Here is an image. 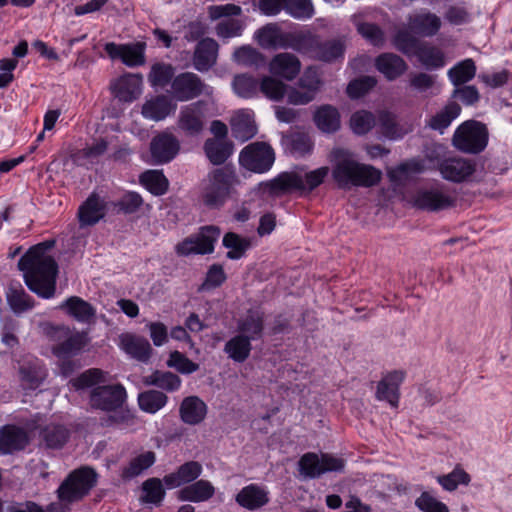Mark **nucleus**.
Here are the masks:
<instances>
[{
    "label": "nucleus",
    "mask_w": 512,
    "mask_h": 512,
    "mask_svg": "<svg viewBox=\"0 0 512 512\" xmlns=\"http://www.w3.org/2000/svg\"><path fill=\"white\" fill-rule=\"evenodd\" d=\"M476 66L472 59H465L448 71V77L453 85L464 84L474 78Z\"/></svg>",
    "instance_id": "603ef678"
},
{
    "label": "nucleus",
    "mask_w": 512,
    "mask_h": 512,
    "mask_svg": "<svg viewBox=\"0 0 512 512\" xmlns=\"http://www.w3.org/2000/svg\"><path fill=\"white\" fill-rule=\"evenodd\" d=\"M28 443L26 432L12 425L0 428V453L9 454L21 450Z\"/></svg>",
    "instance_id": "f704fd0d"
},
{
    "label": "nucleus",
    "mask_w": 512,
    "mask_h": 512,
    "mask_svg": "<svg viewBox=\"0 0 512 512\" xmlns=\"http://www.w3.org/2000/svg\"><path fill=\"white\" fill-rule=\"evenodd\" d=\"M230 124L233 136L242 142L251 139L257 131L254 113L248 109L236 111L230 120Z\"/></svg>",
    "instance_id": "c756f323"
},
{
    "label": "nucleus",
    "mask_w": 512,
    "mask_h": 512,
    "mask_svg": "<svg viewBox=\"0 0 512 512\" xmlns=\"http://www.w3.org/2000/svg\"><path fill=\"white\" fill-rule=\"evenodd\" d=\"M243 29L244 24L240 20L224 18L217 24L216 33L220 38L229 39L239 37Z\"/></svg>",
    "instance_id": "0e129e2a"
},
{
    "label": "nucleus",
    "mask_w": 512,
    "mask_h": 512,
    "mask_svg": "<svg viewBox=\"0 0 512 512\" xmlns=\"http://www.w3.org/2000/svg\"><path fill=\"white\" fill-rule=\"evenodd\" d=\"M108 380V373L97 368L83 372L70 383L76 390L93 388L90 403L93 407L112 411L121 408L127 394L121 384L103 385Z\"/></svg>",
    "instance_id": "f03ea898"
},
{
    "label": "nucleus",
    "mask_w": 512,
    "mask_h": 512,
    "mask_svg": "<svg viewBox=\"0 0 512 512\" xmlns=\"http://www.w3.org/2000/svg\"><path fill=\"white\" fill-rule=\"evenodd\" d=\"M218 44L211 38L201 40L195 49L193 64L196 70L200 72L208 71L217 60Z\"/></svg>",
    "instance_id": "473e14b6"
},
{
    "label": "nucleus",
    "mask_w": 512,
    "mask_h": 512,
    "mask_svg": "<svg viewBox=\"0 0 512 512\" xmlns=\"http://www.w3.org/2000/svg\"><path fill=\"white\" fill-rule=\"evenodd\" d=\"M6 299L15 314H22L34 307L33 298L21 286H10Z\"/></svg>",
    "instance_id": "37998d69"
},
{
    "label": "nucleus",
    "mask_w": 512,
    "mask_h": 512,
    "mask_svg": "<svg viewBox=\"0 0 512 512\" xmlns=\"http://www.w3.org/2000/svg\"><path fill=\"white\" fill-rule=\"evenodd\" d=\"M486 127L476 121H466L454 133V146L466 153H479L487 146Z\"/></svg>",
    "instance_id": "1a4fd4ad"
},
{
    "label": "nucleus",
    "mask_w": 512,
    "mask_h": 512,
    "mask_svg": "<svg viewBox=\"0 0 512 512\" xmlns=\"http://www.w3.org/2000/svg\"><path fill=\"white\" fill-rule=\"evenodd\" d=\"M284 10L295 19H309L314 15L311 0H284Z\"/></svg>",
    "instance_id": "13d9d810"
},
{
    "label": "nucleus",
    "mask_w": 512,
    "mask_h": 512,
    "mask_svg": "<svg viewBox=\"0 0 512 512\" xmlns=\"http://www.w3.org/2000/svg\"><path fill=\"white\" fill-rule=\"evenodd\" d=\"M51 338L57 342L53 345V353L60 359L79 354L89 343L86 332L72 331L65 326L52 328Z\"/></svg>",
    "instance_id": "9d476101"
},
{
    "label": "nucleus",
    "mask_w": 512,
    "mask_h": 512,
    "mask_svg": "<svg viewBox=\"0 0 512 512\" xmlns=\"http://www.w3.org/2000/svg\"><path fill=\"white\" fill-rule=\"evenodd\" d=\"M168 92L174 100L187 102L200 95L211 97L214 89L205 84L198 75L184 72L172 79Z\"/></svg>",
    "instance_id": "6e6552de"
},
{
    "label": "nucleus",
    "mask_w": 512,
    "mask_h": 512,
    "mask_svg": "<svg viewBox=\"0 0 512 512\" xmlns=\"http://www.w3.org/2000/svg\"><path fill=\"white\" fill-rule=\"evenodd\" d=\"M139 180L155 196L163 195L168 190L169 182L162 171L148 170L141 174Z\"/></svg>",
    "instance_id": "a18cd8bd"
},
{
    "label": "nucleus",
    "mask_w": 512,
    "mask_h": 512,
    "mask_svg": "<svg viewBox=\"0 0 512 512\" xmlns=\"http://www.w3.org/2000/svg\"><path fill=\"white\" fill-rule=\"evenodd\" d=\"M375 125L374 116L367 111L355 112L350 119V127L355 134L367 133Z\"/></svg>",
    "instance_id": "69168bd1"
},
{
    "label": "nucleus",
    "mask_w": 512,
    "mask_h": 512,
    "mask_svg": "<svg viewBox=\"0 0 512 512\" xmlns=\"http://www.w3.org/2000/svg\"><path fill=\"white\" fill-rule=\"evenodd\" d=\"M233 59L244 66L258 65L263 61V55L251 46H242L235 50Z\"/></svg>",
    "instance_id": "338daca9"
},
{
    "label": "nucleus",
    "mask_w": 512,
    "mask_h": 512,
    "mask_svg": "<svg viewBox=\"0 0 512 512\" xmlns=\"http://www.w3.org/2000/svg\"><path fill=\"white\" fill-rule=\"evenodd\" d=\"M344 461L330 454H304L299 461V472L305 477L316 478L326 472L341 471Z\"/></svg>",
    "instance_id": "dca6fc26"
},
{
    "label": "nucleus",
    "mask_w": 512,
    "mask_h": 512,
    "mask_svg": "<svg viewBox=\"0 0 512 512\" xmlns=\"http://www.w3.org/2000/svg\"><path fill=\"white\" fill-rule=\"evenodd\" d=\"M155 462V454L146 451L131 460L129 465L123 470L124 478H133L140 475L144 470L152 466Z\"/></svg>",
    "instance_id": "6e6d98bb"
},
{
    "label": "nucleus",
    "mask_w": 512,
    "mask_h": 512,
    "mask_svg": "<svg viewBox=\"0 0 512 512\" xmlns=\"http://www.w3.org/2000/svg\"><path fill=\"white\" fill-rule=\"evenodd\" d=\"M176 108L177 105L167 96L158 95L146 99L142 105L141 113L144 118L158 122L173 115Z\"/></svg>",
    "instance_id": "bb28decb"
},
{
    "label": "nucleus",
    "mask_w": 512,
    "mask_h": 512,
    "mask_svg": "<svg viewBox=\"0 0 512 512\" xmlns=\"http://www.w3.org/2000/svg\"><path fill=\"white\" fill-rule=\"evenodd\" d=\"M254 38L264 49H287L291 48L298 52L304 51V42L310 40L304 34L283 32L277 25L268 24L258 29Z\"/></svg>",
    "instance_id": "0eeeda50"
},
{
    "label": "nucleus",
    "mask_w": 512,
    "mask_h": 512,
    "mask_svg": "<svg viewBox=\"0 0 512 512\" xmlns=\"http://www.w3.org/2000/svg\"><path fill=\"white\" fill-rule=\"evenodd\" d=\"M275 160L272 148L263 142H255L246 146L240 153V164L255 173L268 171Z\"/></svg>",
    "instance_id": "ddd939ff"
},
{
    "label": "nucleus",
    "mask_w": 512,
    "mask_h": 512,
    "mask_svg": "<svg viewBox=\"0 0 512 512\" xmlns=\"http://www.w3.org/2000/svg\"><path fill=\"white\" fill-rule=\"evenodd\" d=\"M262 329L263 319L258 312L249 313L238 325L240 334L249 338L251 341L260 337Z\"/></svg>",
    "instance_id": "5fc2aeb1"
},
{
    "label": "nucleus",
    "mask_w": 512,
    "mask_h": 512,
    "mask_svg": "<svg viewBox=\"0 0 512 512\" xmlns=\"http://www.w3.org/2000/svg\"><path fill=\"white\" fill-rule=\"evenodd\" d=\"M106 206L103 199L92 194L79 207L78 219L81 227L92 226L98 223L105 215Z\"/></svg>",
    "instance_id": "7c9ffc66"
},
{
    "label": "nucleus",
    "mask_w": 512,
    "mask_h": 512,
    "mask_svg": "<svg viewBox=\"0 0 512 512\" xmlns=\"http://www.w3.org/2000/svg\"><path fill=\"white\" fill-rule=\"evenodd\" d=\"M144 49L143 43L118 45L111 42L105 45V51L111 59H121L130 67L139 66L145 62Z\"/></svg>",
    "instance_id": "393cba45"
},
{
    "label": "nucleus",
    "mask_w": 512,
    "mask_h": 512,
    "mask_svg": "<svg viewBox=\"0 0 512 512\" xmlns=\"http://www.w3.org/2000/svg\"><path fill=\"white\" fill-rule=\"evenodd\" d=\"M395 47L406 55H414L427 69H438L445 65L444 52L427 43L420 44L409 33L399 31L394 37Z\"/></svg>",
    "instance_id": "423d86ee"
},
{
    "label": "nucleus",
    "mask_w": 512,
    "mask_h": 512,
    "mask_svg": "<svg viewBox=\"0 0 512 512\" xmlns=\"http://www.w3.org/2000/svg\"><path fill=\"white\" fill-rule=\"evenodd\" d=\"M167 366L174 368L181 374H192L199 369V365L188 359L183 353L173 351L167 360Z\"/></svg>",
    "instance_id": "680f3d73"
},
{
    "label": "nucleus",
    "mask_w": 512,
    "mask_h": 512,
    "mask_svg": "<svg viewBox=\"0 0 512 512\" xmlns=\"http://www.w3.org/2000/svg\"><path fill=\"white\" fill-rule=\"evenodd\" d=\"M220 237V230L215 226H206L199 233L190 236L176 246V252L181 256L191 254H210L214 251V244Z\"/></svg>",
    "instance_id": "4468645a"
},
{
    "label": "nucleus",
    "mask_w": 512,
    "mask_h": 512,
    "mask_svg": "<svg viewBox=\"0 0 512 512\" xmlns=\"http://www.w3.org/2000/svg\"><path fill=\"white\" fill-rule=\"evenodd\" d=\"M409 31L420 37H433L442 27V19L428 9H418L407 17Z\"/></svg>",
    "instance_id": "f3484780"
},
{
    "label": "nucleus",
    "mask_w": 512,
    "mask_h": 512,
    "mask_svg": "<svg viewBox=\"0 0 512 512\" xmlns=\"http://www.w3.org/2000/svg\"><path fill=\"white\" fill-rule=\"evenodd\" d=\"M377 70L382 73L388 80H394L402 75L406 69L404 60L391 53L380 55L375 62Z\"/></svg>",
    "instance_id": "58836bf2"
},
{
    "label": "nucleus",
    "mask_w": 512,
    "mask_h": 512,
    "mask_svg": "<svg viewBox=\"0 0 512 512\" xmlns=\"http://www.w3.org/2000/svg\"><path fill=\"white\" fill-rule=\"evenodd\" d=\"M460 112L461 107L455 102H450L430 118L429 127L443 133L452 121L460 115Z\"/></svg>",
    "instance_id": "c03bdc74"
},
{
    "label": "nucleus",
    "mask_w": 512,
    "mask_h": 512,
    "mask_svg": "<svg viewBox=\"0 0 512 512\" xmlns=\"http://www.w3.org/2000/svg\"><path fill=\"white\" fill-rule=\"evenodd\" d=\"M142 490V500L146 503L158 504L165 495L162 482L158 478H151L145 481Z\"/></svg>",
    "instance_id": "e2e57ef3"
},
{
    "label": "nucleus",
    "mask_w": 512,
    "mask_h": 512,
    "mask_svg": "<svg viewBox=\"0 0 512 512\" xmlns=\"http://www.w3.org/2000/svg\"><path fill=\"white\" fill-rule=\"evenodd\" d=\"M202 465L196 461L186 462L176 472L166 475L163 479L168 489L180 487L196 480L202 473Z\"/></svg>",
    "instance_id": "72a5a7b5"
},
{
    "label": "nucleus",
    "mask_w": 512,
    "mask_h": 512,
    "mask_svg": "<svg viewBox=\"0 0 512 512\" xmlns=\"http://www.w3.org/2000/svg\"><path fill=\"white\" fill-rule=\"evenodd\" d=\"M475 171V162L463 157H449L439 164L441 176L445 180L455 183L471 180Z\"/></svg>",
    "instance_id": "6ab92c4d"
},
{
    "label": "nucleus",
    "mask_w": 512,
    "mask_h": 512,
    "mask_svg": "<svg viewBox=\"0 0 512 512\" xmlns=\"http://www.w3.org/2000/svg\"><path fill=\"white\" fill-rule=\"evenodd\" d=\"M412 201L420 209L438 211L450 207L453 197L443 187L433 186L417 191Z\"/></svg>",
    "instance_id": "a211bd4d"
},
{
    "label": "nucleus",
    "mask_w": 512,
    "mask_h": 512,
    "mask_svg": "<svg viewBox=\"0 0 512 512\" xmlns=\"http://www.w3.org/2000/svg\"><path fill=\"white\" fill-rule=\"evenodd\" d=\"M306 40L304 42V51L302 53L308 54L311 58L322 60V61H333L344 54V45L339 40L328 41L317 45L316 39L311 35H305Z\"/></svg>",
    "instance_id": "b1692460"
},
{
    "label": "nucleus",
    "mask_w": 512,
    "mask_h": 512,
    "mask_svg": "<svg viewBox=\"0 0 512 512\" xmlns=\"http://www.w3.org/2000/svg\"><path fill=\"white\" fill-rule=\"evenodd\" d=\"M260 81L248 74L236 75L232 82L235 94L242 98H254L259 94Z\"/></svg>",
    "instance_id": "49530a36"
},
{
    "label": "nucleus",
    "mask_w": 512,
    "mask_h": 512,
    "mask_svg": "<svg viewBox=\"0 0 512 512\" xmlns=\"http://www.w3.org/2000/svg\"><path fill=\"white\" fill-rule=\"evenodd\" d=\"M168 397L160 391L149 390L140 393L138 396V403L140 408L147 412L154 414L162 409L167 403Z\"/></svg>",
    "instance_id": "864d4df0"
},
{
    "label": "nucleus",
    "mask_w": 512,
    "mask_h": 512,
    "mask_svg": "<svg viewBox=\"0 0 512 512\" xmlns=\"http://www.w3.org/2000/svg\"><path fill=\"white\" fill-rule=\"evenodd\" d=\"M96 484V473L87 467L72 472L58 488L59 499L73 502L81 499Z\"/></svg>",
    "instance_id": "f8f14e48"
},
{
    "label": "nucleus",
    "mask_w": 512,
    "mask_h": 512,
    "mask_svg": "<svg viewBox=\"0 0 512 512\" xmlns=\"http://www.w3.org/2000/svg\"><path fill=\"white\" fill-rule=\"evenodd\" d=\"M150 150L154 163H167L177 155L179 142L172 134L164 132L152 140Z\"/></svg>",
    "instance_id": "a878e982"
},
{
    "label": "nucleus",
    "mask_w": 512,
    "mask_h": 512,
    "mask_svg": "<svg viewBox=\"0 0 512 512\" xmlns=\"http://www.w3.org/2000/svg\"><path fill=\"white\" fill-rule=\"evenodd\" d=\"M301 68L302 64L299 58L289 52H281L274 55L268 63L270 74L286 81L296 79Z\"/></svg>",
    "instance_id": "4be33fe9"
},
{
    "label": "nucleus",
    "mask_w": 512,
    "mask_h": 512,
    "mask_svg": "<svg viewBox=\"0 0 512 512\" xmlns=\"http://www.w3.org/2000/svg\"><path fill=\"white\" fill-rule=\"evenodd\" d=\"M424 169L425 165L423 161L414 159L391 169L388 175L392 181L401 182L408 179L412 174L424 171Z\"/></svg>",
    "instance_id": "bf43d9fd"
},
{
    "label": "nucleus",
    "mask_w": 512,
    "mask_h": 512,
    "mask_svg": "<svg viewBox=\"0 0 512 512\" xmlns=\"http://www.w3.org/2000/svg\"><path fill=\"white\" fill-rule=\"evenodd\" d=\"M415 505L423 512H449L446 504L439 501L428 492H423L416 499Z\"/></svg>",
    "instance_id": "774afa93"
},
{
    "label": "nucleus",
    "mask_w": 512,
    "mask_h": 512,
    "mask_svg": "<svg viewBox=\"0 0 512 512\" xmlns=\"http://www.w3.org/2000/svg\"><path fill=\"white\" fill-rule=\"evenodd\" d=\"M329 174L328 167H320L311 171L299 169L280 174L275 179L259 184L263 193L280 194L284 192H311L324 182Z\"/></svg>",
    "instance_id": "20e7f679"
},
{
    "label": "nucleus",
    "mask_w": 512,
    "mask_h": 512,
    "mask_svg": "<svg viewBox=\"0 0 512 512\" xmlns=\"http://www.w3.org/2000/svg\"><path fill=\"white\" fill-rule=\"evenodd\" d=\"M332 176L339 187L373 186L381 179V172L371 165L358 162L347 149L336 148L330 154Z\"/></svg>",
    "instance_id": "7ed1b4c3"
},
{
    "label": "nucleus",
    "mask_w": 512,
    "mask_h": 512,
    "mask_svg": "<svg viewBox=\"0 0 512 512\" xmlns=\"http://www.w3.org/2000/svg\"><path fill=\"white\" fill-rule=\"evenodd\" d=\"M146 383L154 385L168 392L179 390L182 384L181 378L169 371H156L147 377Z\"/></svg>",
    "instance_id": "8fccbe9b"
},
{
    "label": "nucleus",
    "mask_w": 512,
    "mask_h": 512,
    "mask_svg": "<svg viewBox=\"0 0 512 512\" xmlns=\"http://www.w3.org/2000/svg\"><path fill=\"white\" fill-rule=\"evenodd\" d=\"M118 346L130 357L139 361H147L152 348L147 339L132 333H123L118 338Z\"/></svg>",
    "instance_id": "cd10ccee"
},
{
    "label": "nucleus",
    "mask_w": 512,
    "mask_h": 512,
    "mask_svg": "<svg viewBox=\"0 0 512 512\" xmlns=\"http://www.w3.org/2000/svg\"><path fill=\"white\" fill-rule=\"evenodd\" d=\"M470 481V475L460 465H457L450 473L437 477V482L448 492L455 491L459 485L467 486Z\"/></svg>",
    "instance_id": "09e8293b"
},
{
    "label": "nucleus",
    "mask_w": 512,
    "mask_h": 512,
    "mask_svg": "<svg viewBox=\"0 0 512 512\" xmlns=\"http://www.w3.org/2000/svg\"><path fill=\"white\" fill-rule=\"evenodd\" d=\"M215 488L208 480H198L178 491V499L187 502H205L213 497Z\"/></svg>",
    "instance_id": "c9c22d12"
},
{
    "label": "nucleus",
    "mask_w": 512,
    "mask_h": 512,
    "mask_svg": "<svg viewBox=\"0 0 512 512\" xmlns=\"http://www.w3.org/2000/svg\"><path fill=\"white\" fill-rule=\"evenodd\" d=\"M236 502L248 510H257L269 502V491L258 484L243 487L236 495Z\"/></svg>",
    "instance_id": "c85d7f7f"
},
{
    "label": "nucleus",
    "mask_w": 512,
    "mask_h": 512,
    "mask_svg": "<svg viewBox=\"0 0 512 512\" xmlns=\"http://www.w3.org/2000/svg\"><path fill=\"white\" fill-rule=\"evenodd\" d=\"M322 80L315 67H308L289 91V104L306 105L316 98Z\"/></svg>",
    "instance_id": "2eb2a0df"
},
{
    "label": "nucleus",
    "mask_w": 512,
    "mask_h": 512,
    "mask_svg": "<svg viewBox=\"0 0 512 512\" xmlns=\"http://www.w3.org/2000/svg\"><path fill=\"white\" fill-rule=\"evenodd\" d=\"M405 379V372L393 370L387 372L377 384L376 398L387 401L392 407H397L400 397V386Z\"/></svg>",
    "instance_id": "5701e85b"
},
{
    "label": "nucleus",
    "mask_w": 512,
    "mask_h": 512,
    "mask_svg": "<svg viewBox=\"0 0 512 512\" xmlns=\"http://www.w3.org/2000/svg\"><path fill=\"white\" fill-rule=\"evenodd\" d=\"M237 184L238 179L232 169H215L201 184V200L208 207L219 208L224 205Z\"/></svg>",
    "instance_id": "39448f33"
},
{
    "label": "nucleus",
    "mask_w": 512,
    "mask_h": 512,
    "mask_svg": "<svg viewBox=\"0 0 512 512\" xmlns=\"http://www.w3.org/2000/svg\"><path fill=\"white\" fill-rule=\"evenodd\" d=\"M204 106L203 101H197L181 107L177 125L186 135L195 136L202 132L205 118Z\"/></svg>",
    "instance_id": "412c9836"
},
{
    "label": "nucleus",
    "mask_w": 512,
    "mask_h": 512,
    "mask_svg": "<svg viewBox=\"0 0 512 512\" xmlns=\"http://www.w3.org/2000/svg\"><path fill=\"white\" fill-rule=\"evenodd\" d=\"M20 376L25 388H37L46 377V371L38 359L30 358L20 367Z\"/></svg>",
    "instance_id": "ea45409f"
},
{
    "label": "nucleus",
    "mask_w": 512,
    "mask_h": 512,
    "mask_svg": "<svg viewBox=\"0 0 512 512\" xmlns=\"http://www.w3.org/2000/svg\"><path fill=\"white\" fill-rule=\"evenodd\" d=\"M251 349V340L242 334L229 339L224 347L228 357L239 363L244 362L249 357Z\"/></svg>",
    "instance_id": "79ce46f5"
},
{
    "label": "nucleus",
    "mask_w": 512,
    "mask_h": 512,
    "mask_svg": "<svg viewBox=\"0 0 512 512\" xmlns=\"http://www.w3.org/2000/svg\"><path fill=\"white\" fill-rule=\"evenodd\" d=\"M70 317L81 323H90L95 315V309L86 301L72 296L59 305Z\"/></svg>",
    "instance_id": "e433bc0d"
},
{
    "label": "nucleus",
    "mask_w": 512,
    "mask_h": 512,
    "mask_svg": "<svg viewBox=\"0 0 512 512\" xmlns=\"http://www.w3.org/2000/svg\"><path fill=\"white\" fill-rule=\"evenodd\" d=\"M223 245L228 249L227 257L229 259L238 260L245 255L251 243L248 238L229 232L223 238Z\"/></svg>",
    "instance_id": "de8ad7c7"
},
{
    "label": "nucleus",
    "mask_w": 512,
    "mask_h": 512,
    "mask_svg": "<svg viewBox=\"0 0 512 512\" xmlns=\"http://www.w3.org/2000/svg\"><path fill=\"white\" fill-rule=\"evenodd\" d=\"M208 159L215 165L222 164L231 155V145L220 139H208L204 146Z\"/></svg>",
    "instance_id": "3c124183"
},
{
    "label": "nucleus",
    "mask_w": 512,
    "mask_h": 512,
    "mask_svg": "<svg viewBox=\"0 0 512 512\" xmlns=\"http://www.w3.org/2000/svg\"><path fill=\"white\" fill-rule=\"evenodd\" d=\"M96 484V473L87 467L72 472L58 488L59 499L73 502L81 499Z\"/></svg>",
    "instance_id": "9b49d317"
},
{
    "label": "nucleus",
    "mask_w": 512,
    "mask_h": 512,
    "mask_svg": "<svg viewBox=\"0 0 512 512\" xmlns=\"http://www.w3.org/2000/svg\"><path fill=\"white\" fill-rule=\"evenodd\" d=\"M292 86L285 84L280 78L265 75L260 80L259 92L272 101H281L286 97L289 103V91Z\"/></svg>",
    "instance_id": "4c0bfd02"
},
{
    "label": "nucleus",
    "mask_w": 512,
    "mask_h": 512,
    "mask_svg": "<svg viewBox=\"0 0 512 512\" xmlns=\"http://www.w3.org/2000/svg\"><path fill=\"white\" fill-rule=\"evenodd\" d=\"M316 126L325 133H332L340 128V115L336 108L330 105L320 106L315 114Z\"/></svg>",
    "instance_id": "a19ab883"
},
{
    "label": "nucleus",
    "mask_w": 512,
    "mask_h": 512,
    "mask_svg": "<svg viewBox=\"0 0 512 512\" xmlns=\"http://www.w3.org/2000/svg\"><path fill=\"white\" fill-rule=\"evenodd\" d=\"M174 75V68L170 64L156 63L151 67L148 80L153 88H162L171 83Z\"/></svg>",
    "instance_id": "4d7b16f0"
},
{
    "label": "nucleus",
    "mask_w": 512,
    "mask_h": 512,
    "mask_svg": "<svg viewBox=\"0 0 512 512\" xmlns=\"http://www.w3.org/2000/svg\"><path fill=\"white\" fill-rule=\"evenodd\" d=\"M52 246L50 242L37 244L18 263L28 288L45 299L54 297L56 291L58 266L50 253Z\"/></svg>",
    "instance_id": "f257e3e1"
},
{
    "label": "nucleus",
    "mask_w": 512,
    "mask_h": 512,
    "mask_svg": "<svg viewBox=\"0 0 512 512\" xmlns=\"http://www.w3.org/2000/svg\"><path fill=\"white\" fill-rule=\"evenodd\" d=\"M208 407L198 396L185 397L179 408L181 420L188 425L201 423L207 415Z\"/></svg>",
    "instance_id": "2f4dec72"
},
{
    "label": "nucleus",
    "mask_w": 512,
    "mask_h": 512,
    "mask_svg": "<svg viewBox=\"0 0 512 512\" xmlns=\"http://www.w3.org/2000/svg\"><path fill=\"white\" fill-rule=\"evenodd\" d=\"M380 132L389 139L395 140L401 138L407 133V129L399 126L394 115L382 113L379 117Z\"/></svg>",
    "instance_id": "052dcab7"
},
{
    "label": "nucleus",
    "mask_w": 512,
    "mask_h": 512,
    "mask_svg": "<svg viewBox=\"0 0 512 512\" xmlns=\"http://www.w3.org/2000/svg\"><path fill=\"white\" fill-rule=\"evenodd\" d=\"M110 89L119 101L131 103L143 92V77L140 74H124L111 82Z\"/></svg>",
    "instance_id": "aec40b11"
}]
</instances>
